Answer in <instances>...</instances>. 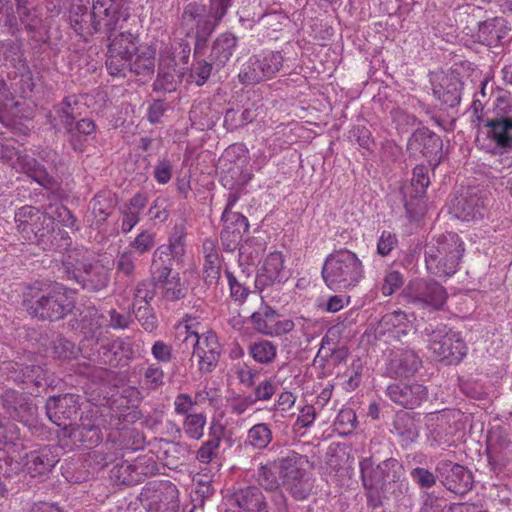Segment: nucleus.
<instances>
[{"label":"nucleus","mask_w":512,"mask_h":512,"mask_svg":"<svg viewBox=\"0 0 512 512\" xmlns=\"http://www.w3.org/2000/svg\"><path fill=\"white\" fill-rule=\"evenodd\" d=\"M493 117L487 119L485 127L487 137L494 143L491 153L499 156L494 161L493 168H509L512 166V158L507 156L512 151V94L499 88L493 102Z\"/></svg>","instance_id":"1"},{"label":"nucleus","mask_w":512,"mask_h":512,"mask_svg":"<svg viewBox=\"0 0 512 512\" xmlns=\"http://www.w3.org/2000/svg\"><path fill=\"white\" fill-rule=\"evenodd\" d=\"M465 251L464 242L454 232L436 235L424 246L427 272L440 279L454 275Z\"/></svg>","instance_id":"2"},{"label":"nucleus","mask_w":512,"mask_h":512,"mask_svg":"<svg viewBox=\"0 0 512 512\" xmlns=\"http://www.w3.org/2000/svg\"><path fill=\"white\" fill-rule=\"evenodd\" d=\"M376 460L375 455H371L359 463L367 505L372 509L383 505L387 484L399 481L404 471L403 465L395 458H387L378 464Z\"/></svg>","instance_id":"3"},{"label":"nucleus","mask_w":512,"mask_h":512,"mask_svg":"<svg viewBox=\"0 0 512 512\" xmlns=\"http://www.w3.org/2000/svg\"><path fill=\"white\" fill-rule=\"evenodd\" d=\"M26 311L38 320L51 322L64 319L76 307V292L62 284L36 292L24 300Z\"/></svg>","instance_id":"4"},{"label":"nucleus","mask_w":512,"mask_h":512,"mask_svg":"<svg viewBox=\"0 0 512 512\" xmlns=\"http://www.w3.org/2000/svg\"><path fill=\"white\" fill-rule=\"evenodd\" d=\"M321 274L331 290H349L364 278V267L357 254L348 249H340L326 257Z\"/></svg>","instance_id":"5"},{"label":"nucleus","mask_w":512,"mask_h":512,"mask_svg":"<svg viewBox=\"0 0 512 512\" xmlns=\"http://www.w3.org/2000/svg\"><path fill=\"white\" fill-rule=\"evenodd\" d=\"M308 457L294 450H287L278 458L279 475L282 485L289 495L297 500H306L314 489V478L305 469Z\"/></svg>","instance_id":"6"},{"label":"nucleus","mask_w":512,"mask_h":512,"mask_svg":"<svg viewBox=\"0 0 512 512\" xmlns=\"http://www.w3.org/2000/svg\"><path fill=\"white\" fill-rule=\"evenodd\" d=\"M164 249L154 252L150 266V275L156 282L158 296L167 302H177L187 296L188 288L180 274L173 269V257H164Z\"/></svg>","instance_id":"7"},{"label":"nucleus","mask_w":512,"mask_h":512,"mask_svg":"<svg viewBox=\"0 0 512 512\" xmlns=\"http://www.w3.org/2000/svg\"><path fill=\"white\" fill-rule=\"evenodd\" d=\"M428 338L429 349L441 360H448L450 364L459 363L467 353V346L458 332L447 325L438 323L428 325L423 330Z\"/></svg>","instance_id":"8"},{"label":"nucleus","mask_w":512,"mask_h":512,"mask_svg":"<svg viewBox=\"0 0 512 512\" xmlns=\"http://www.w3.org/2000/svg\"><path fill=\"white\" fill-rule=\"evenodd\" d=\"M185 331L178 333V338L184 334L182 345L186 349H193L192 357L198 359V368L201 373H211L218 365L221 355V346L215 333L209 331L199 335L191 331V326L185 324Z\"/></svg>","instance_id":"9"},{"label":"nucleus","mask_w":512,"mask_h":512,"mask_svg":"<svg viewBox=\"0 0 512 512\" xmlns=\"http://www.w3.org/2000/svg\"><path fill=\"white\" fill-rule=\"evenodd\" d=\"M14 220L19 237L39 247L42 238L52 231L54 219L47 212L32 205H24L15 211Z\"/></svg>","instance_id":"10"},{"label":"nucleus","mask_w":512,"mask_h":512,"mask_svg":"<svg viewBox=\"0 0 512 512\" xmlns=\"http://www.w3.org/2000/svg\"><path fill=\"white\" fill-rule=\"evenodd\" d=\"M109 40L106 68L110 75L126 77L130 61L140 49L139 37L130 31L120 32Z\"/></svg>","instance_id":"11"},{"label":"nucleus","mask_w":512,"mask_h":512,"mask_svg":"<svg viewBox=\"0 0 512 512\" xmlns=\"http://www.w3.org/2000/svg\"><path fill=\"white\" fill-rule=\"evenodd\" d=\"M446 289L436 281L415 279L404 289L407 303L428 311L440 310L447 300Z\"/></svg>","instance_id":"12"},{"label":"nucleus","mask_w":512,"mask_h":512,"mask_svg":"<svg viewBox=\"0 0 512 512\" xmlns=\"http://www.w3.org/2000/svg\"><path fill=\"white\" fill-rule=\"evenodd\" d=\"M284 57L280 51H268L253 55L243 65L239 80L244 85L259 83L275 76L283 67Z\"/></svg>","instance_id":"13"},{"label":"nucleus","mask_w":512,"mask_h":512,"mask_svg":"<svg viewBox=\"0 0 512 512\" xmlns=\"http://www.w3.org/2000/svg\"><path fill=\"white\" fill-rule=\"evenodd\" d=\"M488 192L478 187H470L464 193L454 197L451 210L462 221L482 219L488 210Z\"/></svg>","instance_id":"14"},{"label":"nucleus","mask_w":512,"mask_h":512,"mask_svg":"<svg viewBox=\"0 0 512 512\" xmlns=\"http://www.w3.org/2000/svg\"><path fill=\"white\" fill-rule=\"evenodd\" d=\"M222 230L220 232L221 246L226 252H233L236 249L240 254L247 253L251 239L248 238L242 243L243 235L249 230L247 217L241 213H222Z\"/></svg>","instance_id":"15"},{"label":"nucleus","mask_w":512,"mask_h":512,"mask_svg":"<svg viewBox=\"0 0 512 512\" xmlns=\"http://www.w3.org/2000/svg\"><path fill=\"white\" fill-rule=\"evenodd\" d=\"M435 472L440 483L450 492L464 495L473 488V473L465 466L448 459L437 462Z\"/></svg>","instance_id":"16"},{"label":"nucleus","mask_w":512,"mask_h":512,"mask_svg":"<svg viewBox=\"0 0 512 512\" xmlns=\"http://www.w3.org/2000/svg\"><path fill=\"white\" fill-rule=\"evenodd\" d=\"M80 397L75 394L51 396L47 399L45 409L48 418L64 431L77 419L80 410Z\"/></svg>","instance_id":"17"},{"label":"nucleus","mask_w":512,"mask_h":512,"mask_svg":"<svg viewBox=\"0 0 512 512\" xmlns=\"http://www.w3.org/2000/svg\"><path fill=\"white\" fill-rule=\"evenodd\" d=\"M443 141L436 133L426 127L416 129L409 137L407 151L425 157L431 166L436 167L442 157Z\"/></svg>","instance_id":"18"},{"label":"nucleus","mask_w":512,"mask_h":512,"mask_svg":"<svg viewBox=\"0 0 512 512\" xmlns=\"http://www.w3.org/2000/svg\"><path fill=\"white\" fill-rule=\"evenodd\" d=\"M129 17L128 9L124 6H92V35L100 33L111 39L117 30L123 28Z\"/></svg>","instance_id":"19"},{"label":"nucleus","mask_w":512,"mask_h":512,"mask_svg":"<svg viewBox=\"0 0 512 512\" xmlns=\"http://www.w3.org/2000/svg\"><path fill=\"white\" fill-rule=\"evenodd\" d=\"M430 184L428 167L417 165L413 169L411 185L404 192V207L410 217L424 213L426 209V189Z\"/></svg>","instance_id":"20"},{"label":"nucleus","mask_w":512,"mask_h":512,"mask_svg":"<svg viewBox=\"0 0 512 512\" xmlns=\"http://www.w3.org/2000/svg\"><path fill=\"white\" fill-rule=\"evenodd\" d=\"M2 408L12 419L25 425H32L36 419L37 406L24 393L6 389L0 397Z\"/></svg>","instance_id":"21"},{"label":"nucleus","mask_w":512,"mask_h":512,"mask_svg":"<svg viewBox=\"0 0 512 512\" xmlns=\"http://www.w3.org/2000/svg\"><path fill=\"white\" fill-rule=\"evenodd\" d=\"M422 361L415 351L406 348L392 349L387 357L384 375L392 379L412 377Z\"/></svg>","instance_id":"22"},{"label":"nucleus","mask_w":512,"mask_h":512,"mask_svg":"<svg viewBox=\"0 0 512 512\" xmlns=\"http://www.w3.org/2000/svg\"><path fill=\"white\" fill-rule=\"evenodd\" d=\"M146 463L145 458H137L134 463L122 460L110 470V479L116 485L138 484L142 480V476L155 474L158 470L154 461L150 464Z\"/></svg>","instance_id":"23"},{"label":"nucleus","mask_w":512,"mask_h":512,"mask_svg":"<svg viewBox=\"0 0 512 512\" xmlns=\"http://www.w3.org/2000/svg\"><path fill=\"white\" fill-rule=\"evenodd\" d=\"M6 369L7 380L31 390V394L47 385L46 371L41 365L9 363Z\"/></svg>","instance_id":"24"},{"label":"nucleus","mask_w":512,"mask_h":512,"mask_svg":"<svg viewBox=\"0 0 512 512\" xmlns=\"http://www.w3.org/2000/svg\"><path fill=\"white\" fill-rule=\"evenodd\" d=\"M511 27L503 17L488 18L478 24V30L473 35L475 42L487 47L504 45L509 39Z\"/></svg>","instance_id":"25"},{"label":"nucleus","mask_w":512,"mask_h":512,"mask_svg":"<svg viewBox=\"0 0 512 512\" xmlns=\"http://www.w3.org/2000/svg\"><path fill=\"white\" fill-rule=\"evenodd\" d=\"M62 448L46 445L26 455L24 466L32 477L43 476L52 471L59 462Z\"/></svg>","instance_id":"26"},{"label":"nucleus","mask_w":512,"mask_h":512,"mask_svg":"<svg viewBox=\"0 0 512 512\" xmlns=\"http://www.w3.org/2000/svg\"><path fill=\"white\" fill-rule=\"evenodd\" d=\"M387 397L406 409H414L427 399V388L417 382L393 383L386 388Z\"/></svg>","instance_id":"27"},{"label":"nucleus","mask_w":512,"mask_h":512,"mask_svg":"<svg viewBox=\"0 0 512 512\" xmlns=\"http://www.w3.org/2000/svg\"><path fill=\"white\" fill-rule=\"evenodd\" d=\"M463 83L456 75H438L432 80L434 97L445 107L454 108L461 101Z\"/></svg>","instance_id":"28"},{"label":"nucleus","mask_w":512,"mask_h":512,"mask_svg":"<svg viewBox=\"0 0 512 512\" xmlns=\"http://www.w3.org/2000/svg\"><path fill=\"white\" fill-rule=\"evenodd\" d=\"M237 512H269L268 501L259 486L249 485L237 489L231 498Z\"/></svg>","instance_id":"29"},{"label":"nucleus","mask_w":512,"mask_h":512,"mask_svg":"<svg viewBox=\"0 0 512 512\" xmlns=\"http://www.w3.org/2000/svg\"><path fill=\"white\" fill-rule=\"evenodd\" d=\"M72 281L89 292H99L105 289L110 281V272L100 262H90Z\"/></svg>","instance_id":"30"},{"label":"nucleus","mask_w":512,"mask_h":512,"mask_svg":"<svg viewBox=\"0 0 512 512\" xmlns=\"http://www.w3.org/2000/svg\"><path fill=\"white\" fill-rule=\"evenodd\" d=\"M278 468V459L266 464H261L255 474V480L258 485L267 491H276L273 500L275 502L277 512L286 511V497L279 490L280 481L276 474Z\"/></svg>","instance_id":"31"},{"label":"nucleus","mask_w":512,"mask_h":512,"mask_svg":"<svg viewBox=\"0 0 512 512\" xmlns=\"http://www.w3.org/2000/svg\"><path fill=\"white\" fill-rule=\"evenodd\" d=\"M179 491L170 481H162L154 485L150 499V506L156 512H177L179 509Z\"/></svg>","instance_id":"32"},{"label":"nucleus","mask_w":512,"mask_h":512,"mask_svg":"<svg viewBox=\"0 0 512 512\" xmlns=\"http://www.w3.org/2000/svg\"><path fill=\"white\" fill-rule=\"evenodd\" d=\"M75 447L91 448L97 446L102 440L101 429L92 421L87 423L81 419L80 424L72 425L64 431Z\"/></svg>","instance_id":"33"},{"label":"nucleus","mask_w":512,"mask_h":512,"mask_svg":"<svg viewBox=\"0 0 512 512\" xmlns=\"http://www.w3.org/2000/svg\"><path fill=\"white\" fill-rule=\"evenodd\" d=\"M283 263V256L280 252L270 253L266 257L255 279V287L260 292L274 283H281L283 281Z\"/></svg>","instance_id":"34"},{"label":"nucleus","mask_w":512,"mask_h":512,"mask_svg":"<svg viewBox=\"0 0 512 512\" xmlns=\"http://www.w3.org/2000/svg\"><path fill=\"white\" fill-rule=\"evenodd\" d=\"M238 47V38L231 32L219 34L211 45L208 59L217 67L223 68L231 59Z\"/></svg>","instance_id":"35"},{"label":"nucleus","mask_w":512,"mask_h":512,"mask_svg":"<svg viewBox=\"0 0 512 512\" xmlns=\"http://www.w3.org/2000/svg\"><path fill=\"white\" fill-rule=\"evenodd\" d=\"M17 165L21 172L38 183L45 189H52L56 183L55 179L47 172V169L37 159L26 155H18Z\"/></svg>","instance_id":"36"},{"label":"nucleus","mask_w":512,"mask_h":512,"mask_svg":"<svg viewBox=\"0 0 512 512\" xmlns=\"http://www.w3.org/2000/svg\"><path fill=\"white\" fill-rule=\"evenodd\" d=\"M87 0H71L68 9V19L71 28L81 36L92 35V10L89 12Z\"/></svg>","instance_id":"37"},{"label":"nucleus","mask_w":512,"mask_h":512,"mask_svg":"<svg viewBox=\"0 0 512 512\" xmlns=\"http://www.w3.org/2000/svg\"><path fill=\"white\" fill-rule=\"evenodd\" d=\"M225 431L226 428L220 421L213 419L210 422L208 440L203 442L196 455L201 463H209L217 456Z\"/></svg>","instance_id":"38"},{"label":"nucleus","mask_w":512,"mask_h":512,"mask_svg":"<svg viewBox=\"0 0 512 512\" xmlns=\"http://www.w3.org/2000/svg\"><path fill=\"white\" fill-rule=\"evenodd\" d=\"M64 129L73 149L83 151L88 138L95 137L97 126L91 118H78Z\"/></svg>","instance_id":"39"},{"label":"nucleus","mask_w":512,"mask_h":512,"mask_svg":"<svg viewBox=\"0 0 512 512\" xmlns=\"http://www.w3.org/2000/svg\"><path fill=\"white\" fill-rule=\"evenodd\" d=\"M155 55V49L152 47H140L126 69V76L128 73H134L137 76L151 77L155 71Z\"/></svg>","instance_id":"40"},{"label":"nucleus","mask_w":512,"mask_h":512,"mask_svg":"<svg viewBox=\"0 0 512 512\" xmlns=\"http://www.w3.org/2000/svg\"><path fill=\"white\" fill-rule=\"evenodd\" d=\"M393 428L396 435L400 438L402 445H409L415 442L419 436V429L415 419L408 412L396 414Z\"/></svg>","instance_id":"41"},{"label":"nucleus","mask_w":512,"mask_h":512,"mask_svg":"<svg viewBox=\"0 0 512 512\" xmlns=\"http://www.w3.org/2000/svg\"><path fill=\"white\" fill-rule=\"evenodd\" d=\"M103 314L94 305L87 306L79 311L77 322V328L86 337H93L95 333L102 327Z\"/></svg>","instance_id":"42"},{"label":"nucleus","mask_w":512,"mask_h":512,"mask_svg":"<svg viewBox=\"0 0 512 512\" xmlns=\"http://www.w3.org/2000/svg\"><path fill=\"white\" fill-rule=\"evenodd\" d=\"M278 313L269 305H263L260 311L254 312L250 319L256 331L264 335H274Z\"/></svg>","instance_id":"43"},{"label":"nucleus","mask_w":512,"mask_h":512,"mask_svg":"<svg viewBox=\"0 0 512 512\" xmlns=\"http://www.w3.org/2000/svg\"><path fill=\"white\" fill-rule=\"evenodd\" d=\"M66 252L67 254L62 259V272L67 280L72 281L90 262L85 259L83 249H68Z\"/></svg>","instance_id":"44"},{"label":"nucleus","mask_w":512,"mask_h":512,"mask_svg":"<svg viewBox=\"0 0 512 512\" xmlns=\"http://www.w3.org/2000/svg\"><path fill=\"white\" fill-rule=\"evenodd\" d=\"M92 214L95 217L97 227L103 225L107 218L111 215L114 208V199L111 192H98L90 202Z\"/></svg>","instance_id":"45"},{"label":"nucleus","mask_w":512,"mask_h":512,"mask_svg":"<svg viewBox=\"0 0 512 512\" xmlns=\"http://www.w3.org/2000/svg\"><path fill=\"white\" fill-rule=\"evenodd\" d=\"M72 244V239L69 233L63 229H56L55 223L52 226V231H49L47 235L42 238L39 248L43 251H68Z\"/></svg>","instance_id":"46"},{"label":"nucleus","mask_w":512,"mask_h":512,"mask_svg":"<svg viewBox=\"0 0 512 512\" xmlns=\"http://www.w3.org/2000/svg\"><path fill=\"white\" fill-rule=\"evenodd\" d=\"M186 235L187 232L185 225L183 223L176 224L170 234L169 245L159 246L154 252H158L159 250L164 249V257H173V260L176 257L182 256L185 251L184 246Z\"/></svg>","instance_id":"47"},{"label":"nucleus","mask_w":512,"mask_h":512,"mask_svg":"<svg viewBox=\"0 0 512 512\" xmlns=\"http://www.w3.org/2000/svg\"><path fill=\"white\" fill-rule=\"evenodd\" d=\"M194 61L195 62L190 69L189 79L199 87L203 86L212 74L217 73L222 69L221 67H217L214 64V61H211L210 59L198 57L197 59H194Z\"/></svg>","instance_id":"48"},{"label":"nucleus","mask_w":512,"mask_h":512,"mask_svg":"<svg viewBox=\"0 0 512 512\" xmlns=\"http://www.w3.org/2000/svg\"><path fill=\"white\" fill-rule=\"evenodd\" d=\"M63 127L75 122L82 114L80 111V99L77 95L66 96L55 108Z\"/></svg>","instance_id":"49"},{"label":"nucleus","mask_w":512,"mask_h":512,"mask_svg":"<svg viewBox=\"0 0 512 512\" xmlns=\"http://www.w3.org/2000/svg\"><path fill=\"white\" fill-rule=\"evenodd\" d=\"M249 355L259 364H271L277 357V345L268 340H259L251 343Z\"/></svg>","instance_id":"50"},{"label":"nucleus","mask_w":512,"mask_h":512,"mask_svg":"<svg viewBox=\"0 0 512 512\" xmlns=\"http://www.w3.org/2000/svg\"><path fill=\"white\" fill-rule=\"evenodd\" d=\"M207 423V416L205 413L189 414L184 418L182 423L183 431L187 438L192 440H199L204 435V428Z\"/></svg>","instance_id":"51"},{"label":"nucleus","mask_w":512,"mask_h":512,"mask_svg":"<svg viewBox=\"0 0 512 512\" xmlns=\"http://www.w3.org/2000/svg\"><path fill=\"white\" fill-rule=\"evenodd\" d=\"M247 439L254 448L262 450L271 443L273 435L267 424L258 423L248 430Z\"/></svg>","instance_id":"52"},{"label":"nucleus","mask_w":512,"mask_h":512,"mask_svg":"<svg viewBox=\"0 0 512 512\" xmlns=\"http://www.w3.org/2000/svg\"><path fill=\"white\" fill-rule=\"evenodd\" d=\"M255 117L254 111L249 108L244 109L240 114L238 110L229 108L226 110L223 124L228 130L233 131L251 123Z\"/></svg>","instance_id":"53"},{"label":"nucleus","mask_w":512,"mask_h":512,"mask_svg":"<svg viewBox=\"0 0 512 512\" xmlns=\"http://www.w3.org/2000/svg\"><path fill=\"white\" fill-rule=\"evenodd\" d=\"M175 63L164 67L159 63L157 78L153 83L154 91H173L176 89L177 81L175 79Z\"/></svg>","instance_id":"54"},{"label":"nucleus","mask_w":512,"mask_h":512,"mask_svg":"<svg viewBox=\"0 0 512 512\" xmlns=\"http://www.w3.org/2000/svg\"><path fill=\"white\" fill-rule=\"evenodd\" d=\"M221 264L218 253H207L203 264V278L208 286H216L220 279Z\"/></svg>","instance_id":"55"},{"label":"nucleus","mask_w":512,"mask_h":512,"mask_svg":"<svg viewBox=\"0 0 512 512\" xmlns=\"http://www.w3.org/2000/svg\"><path fill=\"white\" fill-rule=\"evenodd\" d=\"M52 351L55 358L68 361L77 357L79 349L76 345L62 335L52 341Z\"/></svg>","instance_id":"56"},{"label":"nucleus","mask_w":512,"mask_h":512,"mask_svg":"<svg viewBox=\"0 0 512 512\" xmlns=\"http://www.w3.org/2000/svg\"><path fill=\"white\" fill-rule=\"evenodd\" d=\"M133 313L135 318L147 332H153L158 327V320L154 309L150 304H144L136 307V303H133Z\"/></svg>","instance_id":"57"},{"label":"nucleus","mask_w":512,"mask_h":512,"mask_svg":"<svg viewBox=\"0 0 512 512\" xmlns=\"http://www.w3.org/2000/svg\"><path fill=\"white\" fill-rule=\"evenodd\" d=\"M410 476L413 482L421 489V490H429L436 485L437 480H439L438 473L432 472L424 467H415L411 469Z\"/></svg>","instance_id":"58"},{"label":"nucleus","mask_w":512,"mask_h":512,"mask_svg":"<svg viewBox=\"0 0 512 512\" xmlns=\"http://www.w3.org/2000/svg\"><path fill=\"white\" fill-rule=\"evenodd\" d=\"M156 296H158V289L156 288L153 276L150 279H143L137 283L134 290L135 301L142 300L144 304H150Z\"/></svg>","instance_id":"59"},{"label":"nucleus","mask_w":512,"mask_h":512,"mask_svg":"<svg viewBox=\"0 0 512 512\" xmlns=\"http://www.w3.org/2000/svg\"><path fill=\"white\" fill-rule=\"evenodd\" d=\"M204 10V6L195 2L186 5L181 16V26L192 30L194 25L206 16Z\"/></svg>","instance_id":"60"},{"label":"nucleus","mask_w":512,"mask_h":512,"mask_svg":"<svg viewBox=\"0 0 512 512\" xmlns=\"http://www.w3.org/2000/svg\"><path fill=\"white\" fill-rule=\"evenodd\" d=\"M20 60V45L9 41L0 43V65L10 64L16 67V62Z\"/></svg>","instance_id":"61"},{"label":"nucleus","mask_w":512,"mask_h":512,"mask_svg":"<svg viewBox=\"0 0 512 512\" xmlns=\"http://www.w3.org/2000/svg\"><path fill=\"white\" fill-rule=\"evenodd\" d=\"M16 5V12L19 16L21 23L25 26V28L33 32L35 30V20L36 15L32 12L30 8L29 0H14Z\"/></svg>","instance_id":"62"},{"label":"nucleus","mask_w":512,"mask_h":512,"mask_svg":"<svg viewBox=\"0 0 512 512\" xmlns=\"http://www.w3.org/2000/svg\"><path fill=\"white\" fill-rule=\"evenodd\" d=\"M144 383L148 389L156 390L164 384V371L158 364H150L144 372Z\"/></svg>","instance_id":"63"},{"label":"nucleus","mask_w":512,"mask_h":512,"mask_svg":"<svg viewBox=\"0 0 512 512\" xmlns=\"http://www.w3.org/2000/svg\"><path fill=\"white\" fill-rule=\"evenodd\" d=\"M155 246V234L148 230H143L137 237L130 243L133 248L140 255L149 252Z\"/></svg>","instance_id":"64"}]
</instances>
